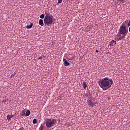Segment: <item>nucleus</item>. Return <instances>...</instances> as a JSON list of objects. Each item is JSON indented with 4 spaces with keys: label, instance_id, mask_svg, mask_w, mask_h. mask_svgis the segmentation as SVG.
Instances as JSON below:
<instances>
[{
    "label": "nucleus",
    "instance_id": "23",
    "mask_svg": "<svg viewBox=\"0 0 130 130\" xmlns=\"http://www.w3.org/2000/svg\"><path fill=\"white\" fill-rule=\"evenodd\" d=\"M129 23H130V20L129 21Z\"/></svg>",
    "mask_w": 130,
    "mask_h": 130
},
{
    "label": "nucleus",
    "instance_id": "15",
    "mask_svg": "<svg viewBox=\"0 0 130 130\" xmlns=\"http://www.w3.org/2000/svg\"><path fill=\"white\" fill-rule=\"evenodd\" d=\"M38 121L37 119H34L33 121H32V123L34 124H36L37 123Z\"/></svg>",
    "mask_w": 130,
    "mask_h": 130
},
{
    "label": "nucleus",
    "instance_id": "14",
    "mask_svg": "<svg viewBox=\"0 0 130 130\" xmlns=\"http://www.w3.org/2000/svg\"><path fill=\"white\" fill-rule=\"evenodd\" d=\"M45 14H42L40 15V18H41V19H44V18H45Z\"/></svg>",
    "mask_w": 130,
    "mask_h": 130
},
{
    "label": "nucleus",
    "instance_id": "11",
    "mask_svg": "<svg viewBox=\"0 0 130 130\" xmlns=\"http://www.w3.org/2000/svg\"><path fill=\"white\" fill-rule=\"evenodd\" d=\"M126 25H127V21H124V22L122 23L121 27H126Z\"/></svg>",
    "mask_w": 130,
    "mask_h": 130
},
{
    "label": "nucleus",
    "instance_id": "1",
    "mask_svg": "<svg viewBox=\"0 0 130 130\" xmlns=\"http://www.w3.org/2000/svg\"><path fill=\"white\" fill-rule=\"evenodd\" d=\"M99 84L103 90H107L111 87L113 84V81L112 79L105 77L101 79Z\"/></svg>",
    "mask_w": 130,
    "mask_h": 130
},
{
    "label": "nucleus",
    "instance_id": "17",
    "mask_svg": "<svg viewBox=\"0 0 130 130\" xmlns=\"http://www.w3.org/2000/svg\"><path fill=\"white\" fill-rule=\"evenodd\" d=\"M117 2H124V0H117Z\"/></svg>",
    "mask_w": 130,
    "mask_h": 130
},
{
    "label": "nucleus",
    "instance_id": "21",
    "mask_svg": "<svg viewBox=\"0 0 130 130\" xmlns=\"http://www.w3.org/2000/svg\"><path fill=\"white\" fill-rule=\"evenodd\" d=\"M15 74H12V75H11V77H14V76H15Z\"/></svg>",
    "mask_w": 130,
    "mask_h": 130
},
{
    "label": "nucleus",
    "instance_id": "9",
    "mask_svg": "<svg viewBox=\"0 0 130 130\" xmlns=\"http://www.w3.org/2000/svg\"><path fill=\"white\" fill-rule=\"evenodd\" d=\"M13 117V115H8L7 116V119L8 120H11V118H12Z\"/></svg>",
    "mask_w": 130,
    "mask_h": 130
},
{
    "label": "nucleus",
    "instance_id": "4",
    "mask_svg": "<svg viewBox=\"0 0 130 130\" xmlns=\"http://www.w3.org/2000/svg\"><path fill=\"white\" fill-rule=\"evenodd\" d=\"M56 123V119H46V126L48 128H50L52 126H54Z\"/></svg>",
    "mask_w": 130,
    "mask_h": 130
},
{
    "label": "nucleus",
    "instance_id": "6",
    "mask_svg": "<svg viewBox=\"0 0 130 130\" xmlns=\"http://www.w3.org/2000/svg\"><path fill=\"white\" fill-rule=\"evenodd\" d=\"M63 61L64 62V66L66 67L69 66L70 64V63L65 58L63 59Z\"/></svg>",
    "mask_w": 130,
    "mask_h": 130
},
{
    "label": "nucleus",
    "instance_id": "2",
    "mask_svg": "<svg viewBox=\"0 0 130 130\" xmlns=\"http://www.w3.org/2000/svg\"><path fill=\"white\" fill-rule=\"evenodd\" d=\"M128 32V30L126 26H120L119 27L118 34L115 35V39L117 41H119L124 39L125 36Z\"/></svg>",
    "mask_w": 130,
    "mask_h": 130
},
{
    "label": "nucleus",
    "instance_id": "7",
    "mask_svg": "<svg viewBox=\"0 0 130 130\" xmlns=\"http://www.w3.org/2000/svg\"><path fill=\"white\" fill-rule=\"evenodd\" d=\"M115 45H116V42L115 40H112L110 43V46H114Z\"/></svg>",
    "mask_w": 130,
    "mask_h": 130
},
{
    "label": "nucleus",
    "instance_id": "5",
    "mask_svg": "<svg viewBox=\"0 0 130 130\" xmlns=\"http://www.w3.org/2000/svg\"><path fill=\"white\" fill-rule=\"evenodd\" d=\"M87 104L90 106L91 107H93L94 106H95V105L94 104V103H93L91 100H87Z\"/></svg>",
    "mask_w": 130,
    "mask_h": 130
},
{
    "label": "nucleus",
    "instance_id": "20",
    "mask_svg": "<svg viewBox=\"0 0 130 130\" xmlns=\"http://www.w3.org/2000/svg\"><path fill=\"white\" fill-rule=\"evenodd\" d=\"M42 59V57L41 56H40V57H39L38 58V59Z\"/></svg>",
    "mask_w": 130,
    "mask_h": 130
},
{
    "label": "nucleus",
    "instance_id": "12",
    "mask_svg": "<svg viewBox=\"0 0 130 130\" xmlns=\"http://www.w3.org/2000/svg\"><path fill=\"white\" fill-rule=\"evenodd\" d=\"M30 114V111H29V110H27L25 113V116H29Z\"/></svg>",
    "mask_w": 130,
    "mask_h": 130
},
{
    "label": "nucleus",
    "instance_id": "13",
    "mask_svg": "<svg viewBox=\"0 0 130 130\" xmlns=\"http://www.w3.org/2000/svg\"><path fill=\"white\" fill-rule=\"evenodd\" d=\"M82 86L84 89H86L87 87V83L85 82H84Z\"/></svg>",
    "mask_w": 130,
    "mask_h": 130
},
{
    "label": "nucleus",
    "instance_id": "18",
    "mask_svg": "<svg viewBox=\"0 0 130 130\" xmlns=\"http://www.w3.org/2000/svg\"><path fill=\"white\" fill-rule=\"evenodd\" d=\"M127 26L128 27H129L130 26V22L129 21V23L128 22H127Z\"/></svg>",
    "mask_w": 130,
    "mask_h": 130
},
{
    "label": "nucleus",
    "instance_id": "10",
    "mask_svg": "<svg viewBox=\"0 0 130 130\" xmlns=\"http://www.w3.org/2000/svg\"><path fill=\"white\" fill-rule=\"evenodd\" d=\"M34 24L32 23H31L30 25H27L26 26V28L27 29H31L32 27L33 26Z\"/></svg>",
    "mask_w": 130,
    "mask_h": 130
},
{
    "label": "nucleus",
    "instance_id": "19",
    "mask_svg": "<svg viewBox=\"0 0 130 130\" xmlns=\"http://www.w3.org/2000/svg\"><path fill=\"white\" fill-rule=\"evenodd\" d=\"M18 130H25V129H23V128H20V129H18Z\"/></svg>",
    "mask_w": 130,
    "mask_h": 130
},
{
    "label": "nucleus",
    "instance_id": "16",
    "mask_svg": "<svg viewBox=\"0 0 130 130\" xmlns=\"http://www.w3.org/2000/svg\"><path fill=\"white\" fill-rule=\"evenodd\" d=\"M62 0H58V4H61Z\"/></svg>",
    "mask_w": 130,
    "mask_h": 130
},
{
    "label": "nucleus",
    "instance_id": "3",
    "mask_svg": "<svg viewBox=\"0 0 130 130\" xmlns=\"http://www.w3.org/2000/svg\"><path fill=\"white\" fill-rule=\"evenodd\" d=\"M53 21H54L53 16L49 14H46L44 19V23L45 26H50L51 25L53 24Z\"/></svg>",
    "mask_w": 130,
    "mask_h": 130
},
{
    "label": "nucleus",
    "instance_id": "22",
    "mask_svg": "<svg viewBox=\"0 0 130 130\" xmlns=\"http://www.w3.org/2000/svg\"><path fill=\"white\" fill-rule=\"evenodd\" d=\"M95 52H96V53H98V52H99V50H95Z\"/></svg>",
    "mask_w": 130,
    "mask_h": 130
},
{
    "label": "nucleus",
    "instance_id": "8",
    "mask_svg": "<svg viewBox=\"0 0 130 130\" xmlns=\"http://www.w3.org/2000/svg\"><path fill=\"white\" fill-rule=\"evenodd\" d=\"M39 25H41V26H44V20H43V19H40L39 20Z\"/></svg>",
    "mask_w": 130,
    "mask_h": 130
}]
</instances>
